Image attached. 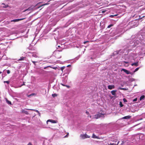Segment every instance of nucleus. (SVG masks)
Segmentation results:
<instances>
[{"instance_id":"1","label":"nucleus","mask_w":145,"mask_h":145,"mask_svg":"<svg viewBox=\"0 0 145 145\" xmlns=\"http://www.w3.org/2000/svg\"><path fill=\"white\" fill-rule=\"evenodd\" d=\"M94 116L95 118L96 119L102 117H103L104 118L105 117L104 114L102 113H99L95 115Z\"/></svg>"},{"instance_id":"2","label":"nucleus","mask_w":145,"mask_h":145,"mask_svg":"<svg viewBox=\"0 0 145 145\" xmlns=\"http://www.w3.org/2000/svg\"><path fill=\"white\" fill-rule=\"evenodd\" d=\"M80 137L83 139H84L87 138H89L90 136L88 135L87 134H81Z\"/></svg>"},{"instance_id":"3","label":"nucleus","mask_w":145,"mask_h":145,"mask_svg":"<svg viewBox=\"0 0 145 145\" xmlns=\"http://www.w3.org/2000/svg\"><path fill=\"white\" fill-rule=\"evenodd\" d=\"M25 19V18H22L16 19H14V20H11V22H17L19 21L23 20Z\"/></svg>"},{"instance_id":"4","label":"nucleus","mask_w":145,"mask_h":145,"mask_svg":"<svg viewBox=\"0 0 145 145\" xmlns=\"http://www.w3.org/2000/svg\"><path fill=\"white\" fill-rule=\"evenodd\" d=\"M121 71H123L124 72L126 73V74H131V73L130 71H128L125 69H121Z\"/></svg>"},{"instance_id":"5","label":"nucleus","mask_w":145,"mask_h":145,"mask_svg":"<svg viewBox=\"0 0 145 145\" xmlns=\"http://www.w3.org/2000/svg\"><path fill=\"white\" fill-rule=\"evenodd\" d=\"M48 122H50L52 123H57V121L53 120H48L47 121V123H48Z\"/></svg>"},{"instance_id":"6","label":"nucleus","mask_w":145,"mask_h":145,"mask_svg":"<svg viewBox=\"0 0 145 145\" xmlns=\"http://www.w3.org/2000/svg\"><path fill=\"white\" fill-rule=\"evenodd\" d=\"M108 88L109 89H112L115 88V86L114 85H109L108 86Z\"/></svg>"},{"instance_id":"7","label":"nucleus","mask_w":145,"mask_h":145,"mask_svg":"<svg viewBox=\"0 0 145 145\" xmlns=\"http://www.w3.org/2000/svg\"><path fill=\"white\" fill-rule=\"evenodd\" d=\"M131 65L132 66H135L136 67H137L138 65V62H137L135 63H132L131 64Z\"/></svg>"},{"instance_id":"8","label":"nucleus","mask_w":145,"mask_h":145,"mask_svg":"<svg viewBox=\"0 0 145 145\" xmlns=\"http://www.w3.org/2000/svg\"><path fill=\"white\" fill-rule=\"evenodd\" d=\"M116 90H113L111 91V93L112 95H115L116 94Z\"/></svg>"},{"instance_id":"9","label":"nucleus","mask_w":145,"mask_h":145,"mask_svg":"<svg viewBox=\"0 0 145 145\" xmlns=\"http://www.w3.org/2000/svg\"><path fill=\"white\" fill-rule=\"evenodd\" d=\"M131 117V116H124V117H123L122 118L123 119H130Z\"/></svg>"},{"instance_id":"10","label":"nucleus","mask_w":145,"mask_h":145,"mask_svg":"<svg viewBox=\"0 0 145 145\" xmlns=\"http://www.w3.org/2000/svg\"><path fill=\"white\" fill-rule=\"evenodd\" d=\"M25 58V57H21L18 60V61H22V60H24V59Z\"/></svg>"},{"instance_id":"11","label":"nucleus","mask_w":145,"mask_h":145,"mask_svg":"<svg viewBox=\"0 0 145 145\" xmlns=\"http://www.w3.org/2000/svg\"><path fill=\"white\" fill-rule=\"evenodd\" d=\"M2 5H3L2 7L3 8H6L8 7V5H5L3 3L2 4Z\"/></svg>"},{"instance_id":"12","label":"nucleus","mask_w":145,"mask_h":145,"mask_svg":"<svg viewBox=\"0 0 145 145\" xmlns=\"http://www.w3.org/2000/svg\"><path fill=\"white\" fill-rule=\"evenodd\" d=\"M27 110H32V111H35L36 112H38L39 114H40V113L37 110H34V109H27Z\"/></svg>"},{"instance_id":"13","label":"nucleus","mask_w":145,"mask_h":145,"mask_svg":"<svg viewBox=\"0 0 145 145\" xmlns=\"http://www.w3.org/2000/svg\"><path fill=\"white\" fill-rule=\"evenodd\" d=\"M6 101L8 104H9L10 105H12V103L11 101L8 100L7 99H6Z\"/></svg>"},{"instance_id":"14","label":"nucleus","mask_w":145,"mask_h":145,"mask_svg":"<svg viewBox=\"0 0 145 145\" xmlns=\"http://www.w3.org/2000/svg\"><path fill=\"white\" fill-rule=\"evenodd\" d=\"M144 97H145V96L144 95H142L140 97V101H141V100L143 99H144Z\"/></svg>"},{"instance_id":"15","label":"nucleus","mask_w":145,"mask_h":145,"mask_svg":"<svg viewBox=\"0 0 145 145\" xmlns=\"http://www.w3.org/2000/svg\"><path fill=\"white\" fill-rule=\"evenodd\" d=\"M61 84L63 86H65L67 87V88H70V86H69L67 85H65L61 83Z\"/></svg>"},{"instance_id":"16","label":"nucleus","mask_w":145,"mask_h":145,"mask_svg":"<svg viewBox=\"0 0 145 145\" xmlns=\"http://www.w3.org/2000/svg\"><path fill=\"white\" fill-rule=\"evenodd\" d=\"M118 89H121V90H127V89L125 88H121L120 87H119L118 88Z\"/></svg>"},{"instance_id":"17","label":"nucleus","mask_w":145,"mask_h":145,"mask_svg":"<svg viewBox=\"0 0 145 145\" xmlns=\"http://www.w3.org/2000/svg\"><path fill=\"white\" fill-rule=\"evenodd\" d=\"M92 137L93 138H98L97 137V136H96L94 134H93Z\"/></svg>"},{"instance_id":"18","label":"nucleus","mask_w":145,"mask_h":145,"mask_svg":"<svg viewBox=\"0 0 145 145\" xmlns=\"http://www.w3.org/2000/svg\"><path fill=\"white\" fill-rule=\"evenodd\" d=\"M36 95V94L35 93H32L28 95V97H30L31 96H33V95Z\"/></svg>"},{"instance_id":"19","label":"nucleus","mask_w":145,"mask_h":145,"mask_svg":"<svg viewBox=\"0 0 145 145\" xmlns=\"http://www.w3.org/2000/svg\"><path fill=\"white\" fill-rule=\"evenodd\" d=\"M22 112L26 114H28V112L27 111H25L24 110H22Z\"/></svg>"},{"instance_id":"20","label":"nucleus","mask_w":145,"mask_h":145,"mask_svg":"<svg viewBox=\"0 0 145 145\" xmlns=\"http://www.w3.org/2000/svg\"><path fill=\"white\" fill-rule=\"evenodd\" d=\"M140 68V67H138L136 68L134 71V72H135L138 71Z\"/></svg>"},{"instance_id":"21","label":"nucleus","mask_w":145,"mask_h":145,"mask_svg":"<svg viewBox=\"0 0 145 145\" xmlns=\"http://www.w3.org/2000/svg\"><path fill=\"white\" fill-rule=\"evenodd\" d=\"M48 4H49L48 3H45L44 4H43V5H41L40 6L39 8L42 7L43 6H44V5H48Z\"/></svg>"},{"instance_id":"22","label":"nucleus","mask_w":145,"mask_h":145,"mask_svg":"<svg viewBox=\"0 0 145 145\" xmlns=\"http://www.w3.org/2000/svg\"><path fill=\"white\" fill-rule=\"evenodd\" d=\"M32 57H37V56L36 54H33L32 55Z\"/></svg>"},{"instance_id":"23","label":"nucleus","mask_w":145,"mask_h":145,"mask_svg":"<svg viewBox=\"0 0 145 145\" xmlns=\"http://www.w3.org/2000/svg\"><path fill=\"white\" fill-rule=\"evenodd\" d=\"M52 96L53 97H55L57 96V95L56 94H52Z\"/></svg>"},{"instance_id":"24","label":"nucleus","mask_w":145,"mask_h":145,"mask_svg":"<svg viewBox=\"0 0 145 145\" xmlns=\"http://www.w3.org/2000/svg\"><path fill=\"white\" fill-rule=\"evenodd\" d=\"M113 25V24H110L107 27V28H110Z\"/></svg>"},{"instance_id":"25","label":"nucleus","mask_w":145,"mask_h":145,"mask_svg":"<svg viewBox=\"0 0 145 145\" xmlns=\"http://www.w3.org/2000/svg\"><path fill=\"white\" fill-rule=\"evenodd\" d=\"M4 83H7L8 84H9L10 82L9 81H4Z\"/></svg>"},{"instance_id":"26","label":"nucleus","mask_w":145,"mask_h":145,"mask_svg":"<svg viewBox=\"0 0 145 145\" xmlns=\"http://www.w3.org/2000/svg\"><path fill=\"white\" fill-rule=\"evenodd\" d=\"M120 105L121 107H122L123 106V105L122 104L121 102H120Z\"/></svg>"},{"instance_id":"27","label":"nucleus","mask_w":145,"mask_h":145,"mask_svg":"<svg viewBox=\"0 0 145 145\" xmlns=\"http://www.w3.org/2000/svg\"><path fill=\"white\" fill-rule=\"evenodd\" d=\"M123 101L124 102H127V101L125 98H124L123 99Z\"/></svg>"},{"instance_id":"28","label":"nucleus","mask_w":145,"mask_h":145,"mask_svg":"<svg viewBox=\"0 0 145 145\" xmlns=\"http://www.w3.org/2000/svg\"><path fill=\"white\" fill-rule=\"evenodd\" d=\"M65 67H61V70L62 71H63V70L65 69Z\"/></svg>"},{"instance_id":"29","label":"nucleus","mask_w":145,"mask_h":145,"mask_svg":"<svg viewBox=\"0 0 145 145\" xmlns=\"http://www.w3.org/2000/svg\"><path fill=\"white\" fill-rule=\"evenodd\" d=\"M32 61V63H33L34 64V65H36V63H36V62H36V61Z\"/></svg>"},{"instance_id":"30","label":"nucleus","mask_w":145,"mask_h":145,"mask_svg":"<svg viewBox=\"0 0 145 145\" xmlns=\"http://www.w3.org/2000/svg\"><path fill=\"white\" fill-rule=\"evenodd\" d=\"M117 15H118V14H116L114 15H111L110 16L111 17H113L114 16H117Z\"/></svg>"},{"instance_id":"31","label":"nucleus","mask_w":145,"mask_h":145,"mask_svg":"<svg viewBox=\"0 0 145 145\" xmlns=\"http://www.w3.org/2000/svg\"><path fill=\"white\" fill-rule=\"evenodd\" d=\"M7 72L8 74H9L10 73V72L9 70H7Z\"/></svg>"},{"instance_id":"32","label":"nucleus","mask_w":145,"mask_h":145,"mask_svg":"<svg viewBox=\"0 0 145 145\" xmlns=\"http://www.w3.org/2000/svg\"><path fill=\"white\" fill-rule=\"evenodd\" d=\"M137 100V98H135L133 100V101H136Z\"/></svg>"},{"instance_id":"33","label":"nucleus","mask_w":145,"mask_h":145,"mask_svg":"<svg viewBox=\"0 0 145 145\" xmlns=\"http://www.w3.org/2000/svg\"><path fill=\"white\" fill-rule=\"evenodd\" d=\"M89 42V41H84V44H86V43L87 42Z\"/></svg>"},{"instance_id":"34","label":"nucleus","mask_w":145,"mask_h":145,"mask_svg":"<svg viewBox=\"0 0 145 145\" xmlns=\"http://www.w3.org/2000/svg\"><path fill=\"white\" fill-rule=\"evenodd\" d=\"M86 113L87 114L89 115V112L87 111H86Z\"/></svg>"},{"instance_id":"35","label":"nucleus","mask_w":145,"mask_h":145,"mask_svg":"<svg viewBox=\"0 0 145 145\" xmlns=\"http://www.w3.org/2000/svg\"><path fill=\"white\" fill-rule=\"evenodd\" d=\"M61 56L60 55L59 56H56V57H57L58 58H60L61 57Z\"/></svg>"},{"instance_id":"36","label":"nucleus","mask_w":145,"mask_h":145,"mask_svg":"<svg viewBox=\"0 0 145 145\" xmlns=\"http://www.w3.org/2000/svg\"><path fill=\"white\" fill-rule=\"evenodd\" d=\"M124 142L123 141H122V143L121 144V145H122L123 144H124Z\"/></svg>"},{"instance_id":"37","label":"nucleus","mask_w":145,"mask_h":145,"mask_svg":"<svg viewBox=\"0 0 145 145\" xmlns=\"http://www.w3.org/2000/svg\"><path fill=\"white\" fill-rule=\"evenodd\" d=\"M114 145V144L110 143V144H109L108 145Z\"/></svg>"},{"instance_id":"38","label":"nucleus","mask_w":145,"mask_h":145,"mask_svg":"<svg viewBox=\"0 0 145 145\" xmlns=\"http://www.w3.org/2000/svg\"><path fill=\"white\" fill-rule=\"evenodd\" d=\"M124 63H126V64H127V63H128V62H126V61H124Z\"/></svg>"},{"instance_id":"39","label":"nucleus","mask_w":145,"mask_h":145,"mask_svg":"<svg viewBox=\"0 0 145 145\" xmlns=\"http://www.w3.org/2000/svg\"><path fill=\"white\" fill-rule=\"evenodd\" d=\"M70 66V65H68L67 66V67H69Z\"/></svg>"},{"instance_id":"40","label":"nucleus","mask_w":145,"mask_h":145,"mask_svg":"<svg viewBox=\"0 0 145 145\" xmlns=\"http://www.w3.org/2000/svg\"><path fill=\"white\" fill-rule=\"evenodd\" d=\"M69 134V133H68V134H67V135H66L65 136L66 137H67V135H68Z\"/></svg>"},{"instance_id":"41","label":"nucleus","mask_w":145,"mask_h":145,"mask_svg":"<svg viewBox=\"0 0 145 145\" xmlns=\"http://www.w3.org/2000/svg\"><path fill=\"white\" fill-rule=\"evenodd\" d=\"M25 85L24 84H23L21 86H23V85Z\"/></svg>"},{"instance_id":"42","label":"nucleus","mask_w":145,"mask_h":145,"mask_svg":"<svg viewBox=\"0 0 145 145\" xmlns=\"http://www.w3.org/2000/svg\"><path fill=\"white\" fill-rule=\"evenodd\" d=\"M119 141H118V142L117 144H118L119 143Z\"/></svg>"},{"instance_id":"43","label":"nucleus","mask_w":145,"mask_h":145,"mask_svg":"<svg viewBox=\"0 0 145 145\" xmlns=\"http://www.w3.org/2000/svg\"><path fill=\"white\" fill-rule=\"evenodd\" d=\"M44 69H46V67H45L44 68Z\"/></svg>"},{"instance_id":"44","label":"nucleus","mask_w":145,"mask_h":145,"mask_svg":"<svg viewBox=\"0 0 145 145\" xmlns=\"http://www.w3.org/2000/svg\"><path fill=\"white\" fill-rule=\"evenodd\" d=\"M41 3V2H39V3Z\"/></svg>"},{"instance_id":"45","label":"nucleus","mask_w":145,"mask_h":145,"mask_svg":"<svg viewBox=\"0 0 145 145\" xmlns=\"http://www.w3.org/2000/svg\"><path fill=\"white\" fill-rule=\"evenodd\" d=\"M121 86H123V85H121Z\"/></svg>"}]
</instances>
